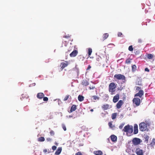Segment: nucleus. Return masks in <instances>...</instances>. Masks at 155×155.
I'll list each match as a JSON object with an SVG mask.
<instances>
[{
    "label": "nucleus",
    "mask_w": 155,
    "mask_h": 155,
    "mask_svg": "<svg viewBox=\"0 0 155 155\" xmlns=\"http://www.w3.org/2000/svg\"><path fill=\"white\" fill-rule=\"evenodd\" d=\"M122 131L125 132L127 136H130L133 135V127L132 125L129 124L125 126L122 130Z\"/></svg>",
    "instance_id": "obj_1"
},
{
    "label": "nucleus",
    "mask_w": 155,
    "mask_h": 155,
    "mask_svg": "<svg viewBox=\"0 0 155 155\" xmlns=\"http://www.w3.org/2000/svg\"><path fill=\"white\" fill-rule=\"evenodd\" d=\"M117 84L114 82H112L109 85V91L110 92L111 94H114L115 91V88L117 87Z\"/></svg>",
    "instance_id": "obj_2"
},
{
    "label": "nucleus",
    "mask_w": 155,
    "mask_h": 155,
    "mask_svg": "<svg viewBox=\"0 0 155 155\" xmlns=\"http://www.w3.org/2000/svg\"><path fill=\"white\" fill-rule=\"evenodd\" d=\"M139 126L140 130L141 131H144L148 130V129L147 128V124L145 123H141L139 124Z\"/></svg>",
    "instance_id": "obj_3"
},
{
    "label": "nucleus",
    "mask_w": 155,
    "mask_h": 155,
    "mask_svg": "<svg viewBox=\"0 0 155 155\" xmlns=\"http://www.w3.org/2000/svg\"><path fill=\"white\" fill-rule=\"evenodd\" d=\"M114 78L118 80H125V76L122 74H116L114 75Z\"/></svg>",
    "instance_id": "obj_4"
},
{
    "label": "nucleus",
    "mask_w": 155,
    "mask_h": 155,
    "mask_svg": "<svg viewBox=\"0 0 155 155\" xmlns=\"http://www.w3.org/2000/svg\"><path fill=\"white\" fill-rule=\"evenodd\" d=\"M141 142V140L140 139L136 137L134 138L132 140V143L134 145H139Z\"/></svg>",
    "instance_id": "obj_5"
},
{
    "label": "nucleus",
    "mask_w": 155,
    "mask_h": 155,
    "mask_svg": "<svg viewBox=\"0 0 155 155\" xmlns=\"http://www.w3.org/2000/svg\"><path fill=\"white\" fill-rule=\"evenodd\" d=\"M140 99L137 97L134 98L133 100V103L135 104L137 106H138L140 105Z\"/></svg>",
    "instance_id": "obj_6"
},
{
    "label": "nucleus",
    "mask_w": 155,
    "mask_h": 155,
    "mask_svg": "<svg viewBox=\"0 0 155 155\" xmlns=\"http://www.w3.org/2000/svg\"><path fill=\"white\" fill-rule=\"evenodd\" d=\"M69 64V62L67 61L61 63L60 64L61 70H62L65 68Z\"/></svg>",
    "instance_id": "obj_7"
},
{
    "label": "nucleus",
    "mask_w": 155,
    "mask_h": 155,
    "mask_svg": "<svg viewBox=\"0 0 155 155\" xmlns=\"http://www.w3.org/2000/svg\"><path fill=\"white\" fill-rule=\"evenodd\" d=\"M135 153L137 155H143L144 152L142 150L138 147L136 149Z\"/></svg>",
    "instance_id": "obj_8"
},
{
    "label": "nucleus",
    "mask_w": 155,
    "mask_h": 155,
    "mask_svg": "<svg viewBox=\"0 0 155 155\" xmlns=\"http://www.w3.org/2000/svg\"><path fill=\"white\" fill-rule=\"evenodd\" d=\"M112 106L107 104H104L101 106V107L104 110H107L108 109L111 108L112 107Z\"/></svg>",
    "instance_id": "obj_9"
},
{
    "label": "nucleus",
    "mask_w": 155,
    "mask_h": 155,
    "mask_svg": "<svg viewBox=\"0 0 155 155\" xmlns=\"http://www.w3.org/2000/svg\"><path fill=\"white\" fill-rule=\"evenodd\" d=\"M144 94V91L143 90H140L139 91L138 93L134 95V97L138 96L140 98H141Z\"/></svg>",
    "instance_id": "obj_10"
},
{
    "label": "nucleus",
    "mask_w": 155,
    "mask_h": 155,
    "mask_svg": "<svg viewBox=\"0 0 155 155\" xmlns=\"http://www.w3.org/2000/svg\"><path fill=\"white\" fill-rule=\"evenodd\" d=\"M81 84L83 86V87H86L89 84V83L86 79H84L82 81Z\"/></svg>",
    "instance_id": "obj_11"
},
{
    "label": "nucleus",
    "mask_w": 155,
    "mask_h": 155,
    "mask_svg": "<svg viewBox=\"0 0 155 155\" xmlns=\"http://www.w3.org/2000/svg\"><path fill=\"white\" fill-rule=\"evenodd\" d=\"M124 103L123 101L122 100H120L118 102L116 105V107L117 109L120 108L122 105Z\"/></svg>",
    "instance_id": "obj_12"
},
{
    "label": "nucleus",
    "mask_w": 155,
    "mask_h": 155,
    "mask_svg": "<svg viewBox=\"0 0 155 155\" xmlns=\"http://www.w3.org/2000/svg\"><path fill=\"white\" fill-rule=\"evenodd\" d=\"M119 99V95L118 94H117L114 96L113 98V101L114 103H115L118 101Z\"/></svg>",
    "instance_id": "obj_13"
},
{
    "label": "nucleus",
    "mask_w": 155,
    "mask_h": 155,
    "mask_svg": "<svg viewBox=\"0 0 155 155\" xmlns=\"http://www.w3.org/2000/svg\"><path fill=\"white\" fill-rule=\"evenodd\" d=\"M78 53V51L76 50L73 51L70 54V56L71 57H74L76 56Z\"/></svg>",
    "instance_id": "obj_14"
},
{
    "label": "nucleus",
    "mask_w": 155,
    "mask_h": 155,
    "mask_svg": "<svg viewBox=\"0 0 155 155\" xmlns=\"http://www.w3.org/2000/svg\"><path fill=\"white\" fill-rule=\"evenodd\" d=\"M45 96L44 94L42 93H38L37 95V97L40 99H41Z\"/></svg>",
    "instance_id": "obj_15"
},
{
    "label": "nucleus",
    "mask_w": 155,
    "mask_h": 155,
    "mask_svg": "<svg viewBox=\"0 0 155 155\" xmlns=\"http://www.w3.org/2000/svg\"><path fill=\"white\" fill-rule=\"evenodd\" d=\"M138 133V126L137 124H135L134 125V131L133 134H137Z\"/></svg>",
    "instance_id": "obj_16"
},
{
    "label": "nucleus",
    "mask_w": 155,
    "mask_h": 155,
    "mask_svg": "<svg viewBox=\"0 0 155 155\" xmlns=\"http://www.w3.org/2000/svg\"><path fill=\"white\" fill-rule=\"evenodd\" d=\"M62 150V148L61 147H59L58 148L57 150L56 151L55 154V155H58L61 153Z\"/></svg>",
    "instance_id": "obj_17"
},
{
    "label": "nucleus",
    "mask_w": 155,
    "mask_h": 155,
    "mask_svg": "<svg viewBox=\"0 0 155 155\" xmlns=\"http://www.w3.org/2000/svg\"><path fill=\"white\" fill-rule=\"evenodd\" d=\"M93 153L95 155H102L103 154L102 151L100 150L95 151Z\"/></svg>",
    "instance_id": "obj_18"
},
{
    "label": "nucleus",
    "mask_w": 155,
    "mask_h": 155,
    "mask_svg": "<svg viewBox=\"0 0 155 155\" xmlns=\"http://www.w3.org/2000/svg\"><path fill=\"white\" fill-rule=\"evenodd\" d=\"M111 140L113 142L116 141L117 140V137L116 136L114 135H111L110 137Z\"/></svg>",
    "instance_id": "obj_19"
},
{
    "label": "nucleus",
    "mask_w": 155,
    "mask_h": 155,
    "mask_svg": "<svg viewBox=\"0 0 155 155\" xmlns=\"http://www.w3.org/2000/svg\"><path fill=\"white\" fill-rule=\"evenodd\" d=\"M112 122H110L108 123V125L109 127L111 128L112 129L114 130V129L115 126L114 125H113L112 124Z\"/></svg>",
    "instance_id": "obj_20"
},
{
    "label": "nucleus",
    "mask_w": 155,
    "mask_h": 155,
    "mask_svg": "<svg viewBox=\"0 0 155 155\" xmlns=\"http://www.w3.org/2000/svg\"><path fill=\"white\" fill-rule=\"evenodd\" d=\"M76 109V106L75 105H73L71 107L70 110V112L75 111Z\"/></svg>",
    "instance_id": "obj_21"
},
{
    "label": "nucleus",
    "mask_w": 155,
    "mask_h": 155,
    "mask_svg": "<svg viewBox=\"0 0 155 155\" xmlns=\"http://www.w3.org/2000/svg\"><path fill=\"white\" fill-rule=\"evenodd\" d=\"M91 99L93 101H95V100H99V97H98L97 96H93L91 97Z\"/></svg>",
    "instance_id": "obj_22"
},
{
    "label": "nucleus",
    "mask_w": 155,
    "mask_h": 155,
    "mask_svg": "<svg viewBox=\"0 0 155 155\" xmlns=\"http://www.w3.org/2000/svg\"><path fill=\"white\" fill-rule=\"evenodd\" d=\"M84 97L80 95H79L78 97V99L80 101H82L84 100Z\"/></svg>",
    "instance_id": "obj_23"
},
{
    "label": "nucleus",
    "mask_w": 155,
    "mask_h": 155,
    "mask_svg": "<svg viewBox=\"0 0 155 155\" xmlns=\"http://www.w3.org/2000/svg\"><path fill=\"white\" fill-rule=\"evenodd\" d=\"M38 141L39 142H43L45 140V139L43 137H40L38 138Z\"/></svg>",
    "instance_id": "obj_24"
},
{
    "label": "nucleus",
    "mask_w": 155,
    "mask_h": 155,
    "mask_svg": "<svg viewBox=\"0 0 155 155\" xmlns=\"http://www.w3.org/2000/svg\"><path fill=\"white\" fill-rule=\"evenodd\" d=\"M117 116V113H113L112 114L111 117L112 119L113 120L115 119Z\"/></svg>",
    "instance_id": "obj_25"
},
{
    "label": "nucleus",
    "mask_w": 155,
    "mask_h": 155,
    "mask_svg": "<svg viewBox=\"0 0 155 155\" xmlns=\"http://www.w3.org/2000/svg\"><path fill=\"white\" fill-rule=\"evenodd\" d=\"M109 35L108 33H105L103 35V40H104L107 39Z\"/></svg>",
    "instance_id": "obj_26"
},
{
    "label": "nucleus",
    "mask_w": 155,
    "mask_h": 155,
    "mask_svg": "<svg viewBox=\"0 0 155 155\" xmlns=\"http://www.w3.org/2000/svg\"><path fill=\"white\" fill-rule=\"evenodd\" d=\"M147 57L149 59H151L153 57V54H149L147 55Z\"/></svg>",
    "instance_id": "obj_27"
},
{
    "label": "nucleus",
    "mask_w": 155,
    "mask_h": 155,
    "mask_svg": "<svg viewBox=\"0 0 155 155\" xmlns=\"http://www.w3.org/2000/svg\"><path fill=\"white\" fill-rule=\"evenodd\" d=\"M150 145L151 146H153L155 145V139L153 138L152 139V142L150 143Z\"/></svg>",
    "instance_id": "obj_28"
},
{
    "label": "nucleus",
    "mask_w": 155,
    "mask_h": 155,
    "mask_svg": "<svg viewBox=\"0 0 155 155\" xmlns=\"http://www.w3.org/2000/svg\"><path fill=\"white\" fill-rule=\"evenodd\" d=\"M137 67L135 65H133L132 66V71L133 72L135 71L136 70Z\"/></svg>",
    "instance_id": "obj_29"
},
{
    "label": "nucleus",
    "mask_w": 155,
    "mask_h": 155,
    "mask_svg": "<svg viewBox=\"0 0 155 155\" xmlns=\"http://www.w3.org/2000/svg\"><path fill=\"white\" fill-rule=\"evenodd\" d=\"M88 55L89 56H90L92 52V49L91 48H89L88 49Z\"/></svg>",
    "instance_id": "obj_30"
},
{
    "label": "nucleus",
    "mask_w": 155,
    "mask_h": 155,
    "mask_svg": "<svg viewBox=\"0 0 155 155\" xmlns=\"http://www.w3.org/2000/svg\"><path fill=\"white\" fill-rule=\"evenodd\" d=\"M149 136L148 135H146L144 137L145 140L144 141L146 142L147 143L148 141V140L149 139Z\"/></svg>",
    "instance_id": "obj_31"
},
{
    "label": "nucleus",
    "mask_w": 155,
    "mask_h": 155,
    "mask_svg": "<svg viewBox=\"0 0 155 155\" xmlns=\"http://www.w3.org/2000/svg\"><path fill=\"white\" fill-rule=\"evenodd\" d=\"M131 59L130 58H128L125 61V63L127 64L130 63L131 62Z\"/></svg>",
    "instance_id": "obj_32"
},
{
    "label": "nucleus",
    "mask_w": 155,
    "mask_h": 155,
    "mask_svg": "<svg viewBox=\"0 0 155 155\" xmlns=\"http://www.w3.org/2000/svg\"><path fill=\"white\" fill-rule=\"evenodd\" d=\"M50 134L51 136H53L54 135V132L52 130H51L50 132Z\"/></svg>",
    "instance_id": "obj_33"
},
{
    "label": "nucleus",
    "mask_w": 155,
    "mask_h": 155,
    "mask_svg": "<svg viewBox=\"0 0 155 155\" xmlns=\"http://www.w3.org/2000/svg\"><path fill=\"white\" fill-rule=\"evenodd\" d=\"M135 87L136 91H139L141 89V87H140L137 86Z\"/></svg>",
    "instance_id": "obj_34"
},
{
    "label": "nucleus",
    "mask_w": 155,
    "mask_h": 155,
    "mask_svg": "<svg viewBox=\"0 0 155 155\" xmlns=\"http://www.w3.org/2000/svg\"><path fill=\"white\" fill-rule=\"evenodd\" d=\"M128 50L130 51H132L133 50V48L132 45L130 46L128 48Z\"/></svg>",
    "instance_id": "obj_35"
},
{
    "label": "nucleus",
    "mask_w": 155,
    "mask_h": 155,
    "mask_svg": "<svg viewBox=\"0 0 155 155\" xmlns=\"http://www.w3.org/2000/svg\"><path fill=\"white\" fill-rule=\"evenodd\" d=\"M125 124L124 123H122L121 124L119 127V128L121 129H122L124 125Z\"/></svg>",
    "instance_id": "obj_36"
},
{
    "label": "nucleus",
    "mask_w": 155,
    "mask_h": 155,
    "mask_svg": "<svg viewBox=\"0 0 155 155\" xmlns=\"http://www.w3.org/2000/svg\"><path fill=\"white\" fill-rule=\"evenodd\" d=\"M69 96H70L69 95H68L66 96L64 98V101H66V100H67V99L68 98Z\"/></svg>",
    "instance_id": "obj_37"
},
{
    "label": "nucleus",
    "mask_w": 155,
    "mask_h": 155,
    "mask_svg": "<svg viewBox=\"0 0 155 155\" xmlns=\"http://www.w3.org/2000/svg\"><path fill=\"white\" fill-rule=\"evenodd\" d=\"M62 126L64 130L66 131V128L65 125L63 124L62 125Z\"/></svg>",
    "instance_id": "obj_38"
},
{
    "label": "nucleus",
    "mask_w": 155,
    "mask_h": 155,
    "mask_svg": "<svg viewBox=\"0 0 155 155\" xmlns=\"http://www.w3.org/2000/svg\"><path fill=\"white\" fill-rule=\"evenodd\" d=\"M43 98L44 101H48V98L47 97H44Z\"/></svg>",
    "instance_id": "obj_39"
},
{
    "label": "nucleus",
    "mask_w": 155,
    "mask_h": 155,
    "mask_svg": "<svg viewBox=\"0 0 155 155\" xmlns=\"http://www.w3.org/2000/svg\"><path fill=\"white\" fill-rule=\"evenodd\" d=\"M123 35L122 33L121 32H118L117 34V35L118 37H121V36Z\"/></svg>",
    "instance_id": "obj_40"
},
{
    "label": "nucleus",
    "mask_w": 155,
    "mask_h": 155,
    "mask_svg": "<svg viewBox=\"0 0 155 155\" xmlns=\"http://www.w3.org/2000/svg\"><path fill=\"white\" fill-rule=\"evenodd\" d=\"M57 147L55 146H53L52 147V149L54 151L56 150Z\"/></svg>",
    "instance_id": "obj_41"
},
{
    "label": "nucleus",
    "mask_w": 155,
    "mask_h": 155,
    "mask_svg": "<svg viewBox=\"0 0 155 155\" xmlns=\"http://www.w3.org/2000/svg\"><path fill=\"white\" fill-rule=\"evenodd\" d=\"M75 155H82V154L81 152H78L75 153Z\"/></svg>",
    "instance_id": "obj_42"
},
{
    "label": "nucleus",
    "mask_w": 155,
    "mask_h": 155,
    "mask_svg": "<svg viewBox=\"0 0 155 155\" xmlns=\"http://www.w3.org/2000/svg\"><path fill=\"white\" fill-rule=\"evenodd\" d=\"M46 140L48 141H51L52 140V139L50 137H48L46 138Z\"/></svg>",
    "instance_id": "obj_43"
},
{
    "label": "nucleus",
    "mask_w": 155,
    "mask_h": 155,
    "mask_svg": "<svg viewBox=\"0 0 155 155\" xmlns=\"http://www.w3.org/2000/svg\"><path fill=\"white\" fill-rule=\"evenodd\" d=\"M63 38H66L68 39L69 38H70V36L68 35H65V36H63Z\"/></svg>",
    "instance_id": "obj_44"
},
{
    "label": "nucleus",
    "mask_w": 155,
    "mask_h": 155,
    "mask_svg": "<svg viewBox=\"0 0 155 155\" xmlns=\"http://www.w3.org/2000/svg\"><path fill=\"white\" fill-rule=\"evenodd\" d=\"M95 88V86H93L92 87L90 86L89 87V89L90 90L93 89Z\"/></svg>",
    "instance_id": "obj_45"
},
{
    "label": "nucleus",
    "mask_w": 155,
    "mask_h": 155,
    "mask_svg": "<svg viewBox=\"0 0 155 155\" xmlns=\"http://www.w3.org/2000/svg\"><path fill=\"white\" fill-rule=\"evenodd\" d=\"M142 40L141 39H139L138 40V42L139 43H141L142 42Z\"/></svg>",
    "instance_id": "obj_46"
},
{
    "label": "nucleus",
    "mask_w": 155,
    "mask_h": 155,
    "mask_svg": "<svg viewBox=\"0 0 155 155\" xmlns=\"http://www.w3.org/2000/svg\"><path fill=\"white\" fill-rule=\"evenodd\" d=\"M145 71H147L148 72H149V71H150L149 69L147 68H146L145 69Z\"/></svg>",
    "instance_id": "obj_47"
},
{
    "label": "nucleus",
    "mask_w": 155,
    "mask_h": 155,
    "mask_svg": "<svg viewBox=\"0 0 155 155\" xmlns=\"http://www.w3.org/2000/svg\"><path fill=\"white\" fill-rule=\"evenodd\" d=\"M91 68V66L89 65H88V66L87 69V70H88L90 69Z\"/></svg>",
    "instance_id": "obj_48"
},
{
    "label": "nucleus",
    "mask_w": 155,
    "mask_h": 155,
    "mask_svg": "<svg viewBox=\"0 0 155 155\" xmlns=\"http://www.w3.org/2000/svg\"><path fill=\"white\" fill-rule=\"evenodd\" d=\"M43 151L44 153H46L47 152V150L46 149L44 150Z\"/></svg>",
    "instance_id": "obj_49"
},
{
    "label": "nucleus",
    "mask_w": 155,
    "mask_h": 155,
    "mask_svg": "<svg viewBox=\"0 0 155 155\" xmlns=\"http://www.w3.org/2000/svg\"><path fill=\"white\" fill-rule=\"evenodd\" d=\"M93 111H94V110H93V109H91L90 110V111H91V112H93Z\"/></svg>",
    "instance_id": "obj_50"
},
{
    "label": "nucleus",
    "mask_w": 155,
    "mask_h": 155,
    "mask_svg": "<svg viewBox=\"0 0 155 155\" xmlns=\"http://www.w3.org/2000/svg\"><path fill=\"white\" fill-rule=\"evenodd\" d=\"M138 85H142V84H140H140H139V83L138 82Z\"/></svg>",
    "instance_id": "obj_51"
},
{
    "label": "nucleus",
    "mask_w": 155,
    "mask_h": 155,
    "mask_svg": "<svg viewBox=\"0 0 155 155\" xmlns=\"http://www.w3.org/2000/svg\"><path fill=\"white\" fill-rule=\"evenodd\" d=\"M69 117H72V116H70Z\"/></svg>",
    "instance_id": "obj_52"
}]
</instances>
